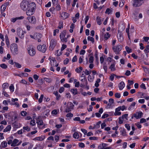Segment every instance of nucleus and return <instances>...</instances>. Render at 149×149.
Returning a JSON list of instances; mask_svg holds the SVG:
<instances>
[{
	"label": "nucleus",
	"instance_id": "12",
	"mask_svg": "<svg viewBox=\"0 0 149 149\" xmlns=\"http://www.w3.org/2000/svg\"><path fill=\"white\" fill-rule=\"evenodd\" d=\"M69 16V14L65 12L62 13L61 15V17H62V18L63 19L67 18Z\"/></svg>",
	"mask_w": 149,
	"mask_h": 149
},
{
	"label": "nucleus",
	"instance_id": "26",
	"mask_svg": "<svg viewBox=\"0 0 149 149\" xmlns=\"http://www.w3.org/2000/svg\"><path fill=\"white\" fill-rule=\"evenodd\" d=\"M11 128V127L10 125H8L7 126L4 130L3 132H7L9 131Z\"/></svg>",
	"mask_w": 149,
	"mask_h": 149
},
{
	"label": "nucleus",
	"instance_id": "47",
	"mask_svg": "<svg viewBox=\"0 0 149 149\" xmlns=\"http://www.w3.org/2000/svg\"><path fill=\"white\" fill-rule=\"evenodd\" d=\"M23 129L25 130H26L27 132H29L30 130V128H29L28 126L24 127Z\"/></svg>",
	"mask_w": 149,
	"mask_h": 149
},
{
	"label": "nucleus",
	"instance_id": "33",
	"mask_svg": "<svg viewBox=\"0 0 149 149\" xmlns=\"http://www.w3.org/2000/svg\"><path fill=\"white\" fill-rule=\"evenodd\" d=\"M110 36V35L108 33H106L104 35V38L106 40H107Z\"/></svg>",
	"mask_w": 149,
	"mask_h": 149
},
{
	"label": "nucleus",
	"instance_id": "31",
	"mask_svg": "<svg viewBox=\"0 0 149 149\" xmlns=\"http://www.w3.org/2000/svg\"><path fill=\"white\" fill-rule=\"evenodd\" d=\"M120 132L121 133L122 135L123 136H125L126 135V132L125 130V129H123L120 131Z\"/></svg>",
	"mask_w": 149,
	"mask_h": 149
},
{
	"label": "nucleus",
	"instance_id": "53",
	"mask_svg": "<svg viewBox=\"0 0 149 149\" xmlns=\"http://www.w3.org/2000/svg\"><path fill=\"white\" fill-rule=\"evenodd\" d=\"M73 116V114L72 113H68L66 115V116L67 117H72Z\"/></svg>",
	"mask_w": 149,
	"mask_h": 149
},
{
	"label": "nucleus",
	"instance_id": "6",
	"mask_svg": "<svg viewBox=\"0 0 149 149\" xmlns=\"http://www.w3.org/2000/svg\"><path fill=\"white\" fill-rule=\"evenodd\" d=\"M38 49L43 53H44L46 50L47 47L45 45H39L37 47Z\"/></svg>",
	"mask_w": 149,
	"mask_h": 149
},
{
	"label": "nucleus",
	"instance_id": "40",
	"mask_svg": "<svg viewBox=\"0 0 149 149\" xmlns=\"http://www.w3.org/2000/svg\"><path fill=\"white\" fill-rule=\"evenodd\" d=\"M14 86L13 84H11L10 86L9 87V89L10 91L13 92L14 91Z\"/></svg>",
	"mask_w": 149,
	"mask_h": 149
},
{
	"label": "nucleus",
	"instance_id": "36",
	"mask_svg": "<svg viewBox=\"0 0 149 149\" xmlns=\"http://www.w3.org/2000/svg\"><path fill=\"white\" fill-rule=\"evenodd\" d=\"M125 49L127 52L128 53L132 52V49H130L129 47L127 46L125 47Z\"/></svg>",
	"mask_w": 149,
	"mask_h": 149
},
{
	"label": "nucleus",
	"instance_id": "39",
	"mask_svg": "<svg viewBox=\"0 0 149 149\" xmlns=\"http://www.w3.org/2000/svg\"><path fill=\"white\" fill-rule=\"evenodd\" d=\"M58 28L61 29L62 28H63V22H59V26H58Z\"/></svg>",
	"mask_w": 149,
	"mask_h": 149
},
{
	"label": "nucleus",
	"instance_id": "22",
	"mask_svg": "<svg viewBox=\"0 0 149 149\" xmlns=\"http://www.w3.org/2000/svg\"><path fill=\"white\" fill-rule=\"evenodd\" d=\"M41 35L39 33H36L34 34V36L36 40H37L39 38H41Z\"/></svg>",
	"mask_w": 149,
	"mask_h": 149
},
{
	"label": "nucleus",
	"instance_id": "57",
	"mask_svg": "<svg viewBox=\"0 0 149 149\" xmlns=\"http://www.w3.org/2000/svg\"><path fill=\"white\" fill-rule=\"evenodd\" d=\"M109 116L108 114L107 113H104L102 117V119L105 118H107Z\"/></svg>",
	"mask_w": 149,
	"mask_h": 149
},
{
	"label": "nucleus",
	"instance_id": "8",
	"mask_svg": "<svg viewBox=\"0 0 149 149\" xmlns=\"http://www.w3.org/2000/svg\"><path fill=\"white\" fill-rule=\"evenodd\" d=\"M27 19L28 20L29 22L31 23L34 24L36 23V19L34 16L28 17Z\"/></svg>",
	"mask_w": 149,
	"mask_h": 149
},
{
	"label": "nucleus",
	"instance_id": "5",
	"mask_svg": "<svg viewBox=\"0 0 149 149\" xmlns=\"http://www.w3.org/2000/svg\"><path fill=\"white\" fill-rule=\"evenodd\" d=\"M27 50L28 51V53L29 55L31 56H34L36 54L35 50L31 46L29 47Z\"/></svg>",
	"mask_w": 149,
	"mask_h": 149
},
{
	"label": "nucleus",
	"instance_id": "16",
	"mask_svg": "<svg viewBox=\"0 0 149 149\" xmlns=\"http://www.w3.org/2000/svg\"><path fill=\"white\" fill-rule=\"evenodd\" d=\"M9 86V84L8 83H5L3 84L2 85L3 91H5L7 88L8 89Z\"/></svg>",
	"mask_w": 149,
	"mask_h": 149
},
{
	"label": "nucleus",
	"instance_id": "30",
	"mask_svg": "<svg viewBox=\"0 0 149 149\" xmlns=\"http://www.w3.org/2000/svg\"><path fill=\"white\" fill-rule=\"evenodd\" d=\"M52 61H53V63H52V61H50V63L51 64V65L52 66H54V63H56V61L54 58H52Z\"/></svg>",
	"mask_w": 149,
	"mask_h": 149
},
{
	"label": "nucleus",
	"instance_id": "61",
	"mask_svg": "<svg viewBox=\"0 0 149 149\" xmlns=\"http://www.w3.org/2000/svg\"><path fill=\"white\" fill-rule=\"evenodd\" d=\"M53 4L54 5H56L58 3V0H52Z\"/></svg>",
	"mask_w": 149,
	"mask_h": 149
},
{
	"label": "nucleus",
	"instance_id": "59",
	"mask_svg": "<svg viewBox=\"0 0 149 149\" xmlns=\"http://www.w3.org/2000/svg\"><path fill=\"white\" fill-rule=\"evenodd\" d=\"M121 112L119 111H115V112L114 113V115L115 116L120 115L121 114Z\"/></svg>",
	"mask_w": 149,
	"mask_h": 149
},
{
	"label": "nucleus",
	"instance_id": "11",
	"mask_svg": "<svg viewBox=\"0 0 149 149\" xmlns=\"http://www.w3.org/2000/svg\"><path fill=\"white\" fill-rule=\"evenodd\" d=\"M117 37L118 40L120 42H122L123 40V38L122 33H118L117 34Z\"/></svg>",
	"mask_w": 149,
	"mask_h": 149
},
{
	"label": "nucleus",
	"instance_id": "60",
	"mask_svg": "<svg viewBox=\"0 0 149 149\" xmlns=\"http://www.w3.org/2000/svg\"><path fill=\"white\" fill-rule=\"evenodd\" d=\"M115 97L118 98H120V93H116L115 94Z\"/></svg>",
	"mask_w": 149,
	"mask_h": 149
},
{
	"label": "nucleus",
	"instance_id": "18",
	"mask_svg": "<svg viewBox=\"0 0 149 149\" xmlns=\"http://www.w3.org/2000/svg\"><path fill=\"white\" fill-rule=\"evenodd\" d=\"M19 140L16 139H14L12 143L11 144L12 146H15L17 145V143L19 142Z\"/></svg>",
	"mask_w": 149,
	"mask_h": 149
},
{
	"label": "nucleus",
	"instance_id": "3",
	"mask_svg": "<svg viewBox=\"0 0 149 149\" xmlns=\"http://www.w3.org/2000/svg\"><path fill=\"white\" fill-rule=\"evenodd\" d=\"M145 0H134L133 6L134 7H139L141 6Z\"/></svg>",
	"mask_w": 149,
	"mask_h": 149
},
{
	"label": "nucleus",
	"instance_id": "19",
	"mask_svg": "<svg viewBox=\"0 0 149 149\" xmlns=\"http://www.w3.org/2000/svg\"><path fill=\"white\" fill-rule=\"evenodd\" d=\"M107 144L102 143L100 145L98 148L99 149H104V147L107 146Z\"/></svg>",
	"mask_w": 149,
	"mask_h": 149
},
{
	"label": "nucleus",
	"instance_id": "1",
	"mask_svg": "<svg viewBox=\"0 0 149 149\" xmlns=\"http://www.w3.org/2000/svg\"><path fill=\"white\" fill-rule=\"evenodd\" d=\"M11 51L14 55H16L18 53V48L17 44L13 43L10 46Z\"/></svg>",
	"mask_w": 149,
	"mask_h": 149
},
{
	"label": "nucleus",
	"instance_id": "23",
	"mask_svg": "<svg viewBox=\"0 0 149 149\" xmlns=\"http://www.w3.org/2000/svg\"><path fill=\"white\" fill-rule=\"evenodd\" d=\"M66 31L64 30L60 34V39H61L63 38H64L66 35Z\"/></svg>",
	"mask_w": 149,
	"mask_h": 149
},
{
	"label": "nucleus",
	"instance_id": "9",
	"mask_svg": "<svg viewBox=\"0 0 149 149\" xmlns=\"http://www.w3.org/2000/svg\"><path fill=\"white\" fill-rule=\"evenodd\" d=\"M29 9L34 11L35 9L36 8V5L34 2L31 3L28 5V8Z\"/></svg>",
	"mask_w": 149,
	"mask_h": 149
},
{
	"label": "nucleus",
	"instance_id": "38",
	"mask_svg": "<svg viewBox=\"0 0 149 149\" xmlns=\"http://www.w3.org/2000/svg\"><path fill=\"white\" fill-rule=\"evenodd\" d=\"M123 118H122V117H120L119 118V123L120 124H122L123 122Z\"/></svg>",
	"mask_w": 149,
	"mask_h": 149
},
{
	"label": "nucleus",
	"instance_id": "52",
	"mask_svg": "<svg viewBox=\"0 0 149 149\" xmlns=\"http://www.w3.org/2000/svg\"><path fill=\"white\" fill-rule=\"evenodd\" d=\"M85 73V74L86 75H89V74L91 73V71L89 72L87 69H86L85 71H83Z\"/></svg>",
	"mask_w": 149,
	"mask_h": 149
},
{
	"label": "nucleus",
	"instance_id": "62",
	"mask_svg": "<svg viewBox=\"0 0 149 149\" xmlns=\"http://www.w3.org/2000/svg\"><path fill=\"white\" fill-rule=\"evenodd\" d=\"M131 74L130 71L129 70H127L126 71L125 73V75L127 76H128L130 75Z\"/></svg>",
	"mask_w": 149,
	"mask_h": 149
},
{
	"label": "nucleus",
	"instance_id": "55",
	"mask_svg": "<svg viewBox=\"0 0 149 149\" xmlns=\"http://www.w3.org/2000/svg\"><path fill=\"white\" fill-rule=\"evenodd\" d=\"M89 139L90 140H97L98 139L97 137H90L89 138Z\"/></svg>",
	"mask_w": 149,
	"mask_h": 149
},
{
	"label": "nucleus",
	"instance_id": "46",
	"mask_svg": "<svg viewBox=\"0 0 149 149\" xmlns=\"http://www.w3.org/2000/svg\"><path fill=\"white\" fill-rule=\"evenodd\" d=\"M144 71L145 72L149 74V69L147 68L146 67H143Z\"/></svg>",
	"mask_w": 149,
	"mask_h": 149
},
{
	"label": "nucleus",
	"instance_id": "20",
	"mask_svg": "<svg viewBox=\"0 0 149 149\" xmlns=\"http://www.w3.org/2000/svg\"><path fill=\"white\" fill-rule=\"evenodd\" d=\"M34 12V11L28 9L26 13L27 15L30 16L33 14Z\"/></svg>",
	"mask_w": 149,
	"mask_h": 149
},
{
	"label": "nucleus",
	"instance_id": "49",
	"mask_svg": "<svg viewBox=\"0 0 149 149\" xmlns=\"http://www.w3.org/2000/svg\"><path fill=\"white\" fill-rule=\"evenodd\" d=\"M43 97L44 95L43 94H42L41 95L40 97V98L38 100V101L40 103H41L42 102L43 98Z\"/></svg>",
	"mask_w": 149,
	"mask_h": 149
},
{
	"label": "nucleus",
	"instance_id": "29",
	"mask_svg": "<svg viewBox=\"0 0 149 149\" xmlns=\"http://www.w3.org/2000/svg\"><path fill=\"white\" fill-rule=\"evenodd\" d=\"M6 7L4 5H3L1 8V13H3L6 9Z\"/></svg>",
	"mask_w": 149,
	"mask_h": 149
},
{
	"label": "nucleus",
	"instance_id": "48",
	"mask_svg": "<svg viewBox=\"0 0 149 149\" xmlns=\"http://www.w3.org/2000/svg\"><path fill=\"white\" fill-rule=\"evenodd\" d=\"M49 110L48 109L46 110L43 113V114L47 116H48L49 114Z\"/></svg>",
	"mask_w": 149,
	"mask_h": 149
},
{
	"label": "nucleus",
	"instance_id": "34",
	"mask_svg": "<svg viewBox=\"0 0 149 149\" xmlns=\"http://www.w3.org/2000/svg\"><path fill=\"white\" fill-rule=\"evenodd\" d=\"M112 12V10H111L109 8H107V9L106 11L105 12V13L107 14H109L110 13H111Z\"/></svg>",
	"mask_w": 149,
	"mask_h": 149
},
{
	"label": "nucleus",
	"instance_id": "14",
	"mask_svg": "<svg viewBox=\"0 0 149 149\" xmlns=\"http://www.w3.org/2000/svg\"><path fill=\"white\" fill-rule=\"evenodd\" d=\"M26 33L25 31H22L21 32H17V34L19 37L22 39L24 37V34Z\"/></svg>",
	"mask_w": 149,
	"mask_h": 149
},
{
	"label": "nucleus",
	"instance_id": "50",
	"mask_svg": "<svg viewBox=\"0 0 149 149\" xmlns=\"http://www.w3.org/2000/svg\"><path fill=\"white\" fill-rule=\"evenodd\" d=\"M14 63L15 64L17 68H19L21 67V65L19 63L15 62Z\"/></svg>",
	"mask_w": 149,
	"mask_h": 149
},
{
	"label": "nucleus",
	"instance_id": "32",
	"mask_svg": "<svg viewBox=\"0 0 149 149\" xmlns=\"http://www.w3.org/2000/svg\"><path fill=\"white\" fill-rule=\"evenodd\" d=\"M87 39L88 40H90L93 43L94 42V38L90 36H88L87 38Z\"/></svg>",
	"mask_w": 149,
	"mask_h": 149
},
{
	"label": "nucleus",
	"instance_id": "4",
	"mask_svg": "<svg viewBox=\"0 0 149 149\" xmlns=\"http://www.w3.org/2000/svg\"><path fill=\"white\" fill-rule=\"evenodd\" d=\"M112 49L116 54H119V52L122 49V47L121 45H118L116 47L113 46Z\"/></svg>",
	"mask_w": 149,
	"mask_h": 149
},
{
	"label": "nucleus",
	"instance_id": "43",
	"mask_svg": "<svg viewBox=\"0 0 149 149\" xmlns=\"http://www.w3.org/2000/svg\"><path fill=\"white\" fill-rule=\"evenodd\" d=\"M105 56L104 55L103 56H102L100 57V61L101 63H103L104 61V58L105 57Z\"/></svg>",
	"mask_w": 149,
	"mask_h": 149
},
{
	"label": "nucleus",
	"instance_id": "13",
	"mask_svg": "<svg viewBox=\"0 0 149 149\" xmlns=\"http://www.w3.org/2000/svg\"><path fill=\"white\" fill-rule=\"evenodd\" d=\"M138 13L136 11L134 12L133 14L132 17L134 18V20L135 21H137L138 19V17L137 16Z\"/></svg>",
	"mask_w": 149,
	"mask_h": 149
},
{
	"label": "nucleus",
	"instance_id": "64",
	"mask_svg": "<svg viewBox=\"0 0 149 149\" xmlns=\"http://www.w3.org/2000/svg\"><path fill=\"white\" fill-rule=\"evenodd\" d=\"M140 87L141 88H143L144 89H146L145 85L143 83H142L140 86Z\"/></svg>",
	"mask_w": 149,
	"mask_h": 149
},
{
	"label": "nucleus",
	"instance_id": "54",
	"mask_svg": "<svg viewBox=\"0 0 149 149\" xmlns=\"http://www.w3.org/2000/svg\"><path fill=\"white\" fill-rule=\"evenodd\" d=\"M138 94L139 96L141 98H142L143 96L144 93H143L139 92H138Z\"/></svg>",
	"mask_w": 149,
	"mask_h": 149
},
{
	"label": "nucleus",
	"instance_id": "56",
	"mask_svg": "<svg viewBox=\"0 0 149 149\" xmlns=\"http://www.w3.org/2000/svg\"><path fill=\"white\" fill-rule=\"evenodd\" d=\"M27 112L25 111H22L21 113V114L22 116H24L26 115Z\"/></svg>",
	"mask_w": 149,
	"mask_h": 149
},
{
	"label": "nucleus",
	"instance_id": "10",
	"mask_svg": "<svg viewBox=\"0 0 149 149\" xmlns=\"http://www.w3.org/2000/svg\"><path fill=\"white\" fill-rule=\"evenodd\" d=\"M143 115V113L140 111L136 112V113L134 114V117L137 119L141 118Z\"/></svg>",
	"mask_w": 149,
	"mask_h": 149
},
{
	"label": "nucleus",
	"instance_id": "27",
	"mask_svg": "<svg viewBox=\"0 0 149 149\" xmlns=\"http://www.w3.org/2000/svg\"><path fill=\"white\" fill-rule=\"evenodd\" d=\"M7 146V143L4 141H3L1 143V147L2 148H5Z\"/></svg>",
	"mask_w": 149,
	"mask_h": 149
},
{
	"label": "nucleus",
	"instance_id": "7",
	"mask_svg": "<svg viewBox=\"0 0 149 149\" xmlns=\"http://www.w3.org/2000/svg\"><path fill=\"white\" fill-rule=\"evenodd\" d=\"M56 44V41L55 40H52L50 42V45L49 46L50 49L53 50Z\"/></svg>",
	"mask_w": 149,
	"mask_h": 149
},
{
	"label": "nucleus",
	"instance_id": "63",
	"mask_svg": "<svg viewBox=\"0 0 149 149\" xmlns=\"http://www.w3.org/2000/svg\"><path fill=\"white\" fill-rule=\"evenodd\" d=\"M64 90V88H63V87H61L59 89V92L60 93H61Z\"/></svg>",
	"mask_w": 149,
	"mask_h": 149
},
{
	"label": "nucleus",
	"instance_id": "28",
	"mask_svg": "<svg viewBox=\"0 0 149 149\" xmlns=\"http://www.w3.org/2000/svg\"><path fill=\"white\" fill-rule=\"evenodd\" d=\"M71 91L72 92V93L75 95L77 94L78 91L76 89H72L71 90Z\"/></svg>",
	"mask_w": 149,
	"mask_h": 149
},
{
	"label": "nucleus",
	"instance_id": "17",
	"mask_svg": "<svg viewBox=\"0 0 149 149\" xmlns=\"http://www.w3.org/2000/svg\"><path fill=\"white\" fill-rule=\"evenodd\" d=\"M37 121L36 123L38 124V126H40L43 125V122L42 120H39V118H36Z\"/></svg>",
	"mask_w": 149,
	"mask_h": 149
},
{
	"label": "nucleus",
	"instance_id": "2",
	"mask_svg": "<svg viewBox=\"0 0 149 149\" xmlns=\"http://www.w3.org/2000/svg\"><path fill=\"white\" fill-rule=\"evenodd\" d=\"M29 3L27 1L23 0L20 3V7L24 10H26L28 8Z\"/></svg>",
	"mask_w": 149,
	"mask_h": 149
},
{
	"label": "nucleus",
	"instance_id": "42",
	"mask_svg": "<svg viewBox=\"0 0 149 149\" xmlns=\"http://www.w3.org/2000/svg\"><path fill=\"white\" fill-rule=\"evenodd\" d=\"M144 51L146 53L149 52V45H148L146 46V48L144 50Z\"/></svg>",
	"mask_w": 149,
	"mask_h": 149
},
{
	"label": "nucleus",
	"instance_id": "35",
	"mask_svg": "<svg viewBox=\"0 0 149 149\" xmlns=\"http://www.w3.org/2000/svg\"><path fill=\"white\" fill-rule=\"evenodd\" d=\"M79 136V135L78 133L77 132H75L73 135V137L75 139H78Z\"/></svg>",
	"mask_w": 149,
	"mask_h": 149
},
{
	"label": "nucleus",
	"instance_id": "37",
	"mask_svg": "<svg viewBox=\"0 0 149 149\" xmlns=\"http://www.w3.org/2000/svg\"><path fill=\"white\" fill-rule=\"evenodd\" d=\"M45 138V136H44L43 138H41V137H38L35 138L34 139L38 141H42Z\"/></svg>",
	"mask_w": 149,
	"mask_h": 149
},
{
	"label": "nucleus",
	"instance_id": "15",
	"mask_svg": "<svg viewBox=\"0 0 149 149\" xmlns=\"http://www.w3.org/2000/svg\"><path fill=\"white\" fill-rule=\"evenodd\" d=\"M125 86V84L124 83L123 81L121 82L118 84V87H119V89L120 90H122L123 88Z\"/></svg>",
	"mask_w": 149,
	"mask_h": 149
},
{
	"label": "nucleus",
	"instance_id": "25",
	"mask_svg": "<svg viewBox=\"0 0 149 149\" xmlns=\"http://www.w3.org/2000/svg\"><path fill=\"white\" fill-rule=\"evenodd\" d=\"M109 68L110 69L111 71H115L116 70L115 64H111L109 67Z\"/></svg>",
	"mask_w": 149,
	"mask_h": 149
},
{
	"label": "nucleus",
	"instance_id": "41",
	"mask_svg": "<svg viewBox=\"0 0 149 149\" xmlns=\"http://www.w3.org/2000/svg\"><path fill=\"white\" fill-rule=\"evenodd\" d=\"M44 79L46 82L48 83H50L52 81V80L51 78H45Z\"/></svg>",
	"mask_w": 149,
	"mask_h": 149
},
{
	"label": "nucleus",
	"instance_id": "21",
	"mask_svg": "<svg viewBox=\"0 0 149 149\" xmlns=\"http://www.w3.org/2000/svg\"><path fill=\"white\" fill-rule=\"evenodd\" d=\"M96 21L98 24L100 25L102 24V19L99 16H97L96 18Z\"/></svg>",
	"mask_w": 149,
	"mask_h": 149
},
{
	"label": "nucleus",
	"instance_id": "58",
	"mask_svg": "<svg viewBox=\"0 0 149 149\" xmlns=\"http://www.w3.org/2000/svg\"><path fill=\"white\" fill-rule=\"evenodd\" d=\"M71 109L68 106H67V108L66 109L65 111L66 112H69L71 111Z\"/></svg>",
	"mask_w": 149,
	"mask_h": 149
},
{
	"label": "nucleus",
	"instance_id": "51",
	"mask_svg": "<svg viewBox=\"0 0 149 149\" xmlns=\"http://www.w3.org/2000/svg\"><path fill=\"white\" fill-rule=\"evenodd\" d=\"M67 47V45L65 44H63L62 45V47L61 48V51L62 52V51L64 50Z\"/></svg>",
	"mask_w": 149,
	"mask_h": 149
},
{
	"label": "nucleus",
	"instance_id": "45",
	"mask_svg": "<svg viewBox=\"0 0 149 149\" xmlns=\"http://www.w3.org/2000/svg\"><path fill=\"white\" fill-rule=\"evenodd\" d=\"M94 61L93 59V56H91L90 57L89 60V62L90 63H92Z\"/></svg>",
	"mask_w": 149,
	"mask_h": 149
},
{
	"label": "nucleus",
	"instance_id": "24",
	"mask_svg": "<svg viewBox=\"0 0 149 149\" xmlns=\"http://www.w3.org/2000/svg\"><path fill=\"white\" fill-rule=\"evenodd\" d=\"M67 106L70 108L71 109H72L74 108V105H73L72 103L71 102L68 103Z\"/></svg>",
	"mask_w": 149,
	"mask_h": 149
},
{
	"label": "nucleus",
	"instance_id": "44",
	"mask_svg": "<svg viewBox=\"0 0 149 149\" xmlns=\"http://www.w3.org/2000/svg\"><path fill=\"white\" fill-rule=\"evenodd\" d=\"M0 67L3 69H6L7 68V65L5 64H1Z\"/></svg>",
	"mask_w": 149,
	"mask_h": 149
}]
</instances>
